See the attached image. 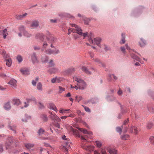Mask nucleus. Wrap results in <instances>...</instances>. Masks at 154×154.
<instances>
[{
  "label": "nucleus",
  "mask_w": 154,
  "mask_h": 154,
  "mask_svg": "<svg viewBox=\"0 0 154 154\" xmlns=\"http://www.w3.org/2000/svg\"><path fill=\"white\" fill-rule=\"evenodd\" d=\"M71 25L72 27H74L75 28V29H73L69 28L68 29V34L69 35L71 33V32H73V33L76 32L77 34L82 36H83L84 38L86 37L87 35V32L83 33L82 32V30L81 28L78 25L73 24H71Z\"/></svg>",
  "instance_id": "nucleus-1"
},
{
  "label": "nucleus",
  "mask_w": 154,
  "mask_h": 154,
  "mask_svg": "<svg viewBox=\"0 0 154 154\" xmlns=\"http://www.w3.org/2000/svg\"><path fill=\"white\" fill-rule=\"evenodd\" d=\"M73 79L77 82V85L79 87V89L83 90L87 87V85L84 81L78 75H75Z\"/></svg>",
  "instance_id": "nucleus-2"
},
{
  "label": "nucleus",
  "mask_w": 154,
  "mask_h": 154,
  "mask_svg": "<svg viewBox=\"0 0 154 154\" xmlns=\"http://www.w3.org/2000/svg\"><path fill=\"white\" fill-rule=\"evenodd\" d=\"M88 41L91 44H96L98 46L101 48L100 43L101 41V39L99 37H97L93 39L91 38H88Z\"/></svg>",
  "instance_id": "nucleus-3"
},
{
  "label": "nucleus",
  "mask_w": 154,
  "mask_h": 154,
  "mask_svg": "<svg viewBox=\"0 0 154 154\" xmlns=\"http://www.w3.org/2000/svg\"><path fill=\"white\" fill-rule=\"evenodd\" d=\"M72 130L73 132L76 135L79 137H81V139L82 140H87V138L88 137V135L85 134L84 135H82L81 137L80 135L78 133V131L77 130L72 128Z\"/></svg>",
  "instance_id": "nucleus-4"
},
{
  "label": "nucleus",
  "mask_w": 154,
  "mask_h": 154,
  "mask_svg": "<svg viewBox=\"0 0 154 154\" xmlns=\"http://www.w3.org/2000/svg\"><path fill=\"white\" fill-rule=\"evenodd\" d=\"M123 127V126H118L116 128V131L117 132L119 133L120 134H121L122 132H125L127 131V127H125V126H124Z\"/></svg>",
  "instance_id": "nucleus-5"
},
{
  "label": "nucleus",
  "mask_w": 154,
  "mask_h": 154,
  "mask_svg": "<svg viewBox=\"0 0 154 154\" xmlns=\"http://www.w3.org/2000/svg\"><path fill=\"white\" fill-rule=\"evenodd\" d=\"M32 101H36V99L35 98L32 97L31 98H27L26 99V101L24 102L23 107L26 108L28 107L29 106V103Z\"/></svg>",
  "instance_id": "nucleus-6"
},
{
  "label": "nucleus",
  "mask_w": 154,
  "mask_h": 154,
  "mask_svg": "<svg viewBox=\"0 0 154 154\" xmlns=\"http://www.w3.org/2000/svg\"><path fill=\"white\" fill-rule=\"evenodd\" d=\"M14 142V139L13 137H8L7 139V141L6 142V147L7 149L8 148V147L11 145Z\"/></svg>",
  "instance_id": "nucleus-7"
},
{
  "label": "nucleus",
  "mask_w": 154,
  "mask_h": 154,
  "mask_svg": "<svg viewBox=\"0 0 154 154\" xmlns=\"http://www.w3.org/2000/svg\"><path fill=\"white\" fill-rule=\"evenodd\" d=\"M8 84L13 88H16L17 87V81L14 79H11Z\"/></svg>",
  "instance_id": "nucleus-8"
},
{
  "label": "nucleus",
  "mask_w": 154,
  "mask_h": 154,
  "mask_svg": "<svg viewBox=\"0 0 154 154\" xmlns=\"http://www.w3.org/2000/svg\"><path fill=\"white\" fill-rule=\"evenodd\" d=\"M45 37V36L42 33H38L35 35L36 39H39L42 41L44 40Z\"/></svg>",
  "instance_id": "nucleus-9"
},
{
  "label": "nucleus",
  "mask_w": 154,
  "mask_h": 154,
  "mask_svg": "<svg viewBox=\"0 0 154 154\" xmlns=\"http://www.w3.org/2000/svg\"><path fill=\"white\" fill-rule=\"evenodd\" d=\"M81 147L83 149L89 151L93 150L94 149V146H87L85 145H82Z\"/></svg>",
  "instance_id": "nucleus-10"
},
{
  "label": "nucleus",
  "mask_w": 154,
  "mask_h": 154,
  "mask_svg": "<svg viewBox=\"0 0 154 154\" xmlns=\"http://www.w3.org/2000/svg\"><path fill=\"white\" fill-rule=\"evenodd\" d=\"M20 71L22 74L24 75H28L29 74V70L27 68H24L21 69Z\"/></svg>",
  "instance_id": "nucleus-11"
},
{
  "label": "nucleus",
  "mask_w": 154,
  "mask_h": 154,
  "mask_svg": "<svg viewBox=\"0 0 154 154\" xmlns=\"http://www.w3.org/2000/svg\"><path fill=\"white\" fill-rule=\"evenodd\" d=\"M12 103L14 105L18 106L20 104L21 102L20 99H18L14 98L12 100Z\"/></svg>",
  "instance_id": "nucleus-12"
},
{
  "label": "nucleus",
  "mask_w": 154,
  "mask_h": 154,
  "mask_svg": "<svg viewBox=\"0 0 154 154\" xmlns=\"http://www.w3.org/2000/svg\"><path fill=\"white\" fill-rule=\"evenodd\" d=\"M39 26V22L37 20L33 21L31 24L30 26L33 28H35Z\"/></svg>",
  "instance_id": "nucleus-13"
},
{
  "label": "nucleus",
  "mask_w": 154,
  "mask_h": 154,
  "mask_svg": "<svg viewBox=\"0 0 154 154\" xmlns=\"http://www.w3.org/2000/svg\"><path fill=\"white\" fill-rule=\"evenodd\" d=\"M48 33L50 35L49 37L48 36H47L46 38L47 40L49 41L51 43H53L56 40V38H54L52 35H50L49 32H48Z\"/></svg>",
  "instance_id": "nucleus-14"
},
{
  "label": "nucleus",
  "mask_w": 154,
  "mask_h": 154,
  "mask_svg": "<svg viewBox=\"0 0 154 154\" xmlns=\"http://www.w3.org/2000/svg\"><path fill=\"white\" fill-rule=\"evenodd\" d=\"M27 15V13H26L22 15H16L15 17V18L18 20H22Z\"/></svg>",
  "instance_id": "nucleus-15"
},
{
  "label": "nucleus",
  "mask_w": 154,
  "mask_h": 154,
  "mask_svg": "<svg viewBox=\"0 0 154 154\" xmlns=\"http://www.w3.org/2000/svg\"><path fill=\"white\" fill-rule=\"evenodd\" d=\"M11 106L9 101L5 103L4 106V108L7 110H10L11 109Z\"/></svg>",
  "instance_id": "nucleus-16"
},
{
  "label": "nucleus",
  "mask_w": 154,
  "mask_h": 154,
  "mask_svg": "<svg viewBox=\"0 0 154 154\" xmlns=\"http://www.w3.org/2000/svg\"><path fill=\"white\" fill-rule=\"evenodd\" d=\"M108 151L110 154H118L117 150L115 149L110 148L108 149Z\"/></svg>",
  "instance_id": "nucleus-17"
},
{
  "label": "nucleus",
  "mask_w": 154,
  "mask_h": 154,
  "mask_svg": "<svg viewBox=\"0 0 154 154\" xmlns=\"http://www.w3.org/2000/svg\"><path fill=\"white\" fill-rule=\"evenodd\" d=\"M50 117L53 120H55L57 122H59L60 120V119L55 114L50 115Z\"/></svg>",
  "instance_id": "nucleus-18"
},
{
  "label": "nucleus",
  "mask_w": 154,
  "mask_h": 154,
  "mask_svg": "<svg viewBox=\"0 0 154 154\" xmlns=\"http://www.w3.org/2000/svg\"><path fill=\"white\" fill-rule=\"evenodd\" d=\"M131 128L132 132L134 133L135 134L138 133L139 129L136 126H132Z\"/></svg>",
  "instance_id": "nucleus-19"
},
{
  "label": "nucleus",
  "mask_w": 154,
  "mask_h": 154,
  "mask_svg": "<svg viewBox=\"0 0 154 154\" xmlns=\"http://www.w3.org/2000/svg\"><path fill=\"white\" fill-rule=\"evenodd\" d=\"M78 129L80 130L81 132H82L83 133L86 134H92V133L91 132H88L86 130L83 128H78Z\"/></svg>",
  "instance_id": "nucleus-20"
},
{
  "label": "nucleus",
  "mask_w": 154,
  "mask_h": 154,
  "mask_svg": "<svg viewBox=\"0 0 154 154\" xmlns=\"http://www.w3.org/2000/svg\"><path fill=\"white\" fill-rule=\"evenodd\" d=\"M81 69L82 71L88 74H91V72L88 71L87 68L86 67L84 66H82L81 68Z\"/></svg>",
  "instance_id": "nucleus-21"
},
{
  "label": "nucleus",
  "mask_w": 154,
  "mask_h": 154,
  "mask_svg": "<svg viewBox=\"0 0 154 154\" xmlns=\"http://www.w3.org/2000/svg\"><path fill=\"white\" fill-rule=\"evenodd\" d=\"M31 59L33 63H36L38 62V61L35 54H34L32 55Z\"/></svg>",
  "instance_id": "nucleus-22"
},
{
  "label": "nucleus",
  "mask_w": 154,
  "mask_h": 154,
  "mask_svg": "<svg viewBox=\"0 0 154 154\" xmlns=\"http://www.w3.org/2000/svg\"><path fill=\"white\" fill-rule=\"evenodd\" d=\"M140 41L139 42L140 46L141 47L144 46L146 44L145 41L142 38H140Z\"/></svg>",
  "instance_id": "nucleus-23"
},
{
  "label": "nucleus",
  "mask_w": 154,
  "mask_h": 154,
  "mask_svg": "<svg viewBox=\"0 0 154 154\" xmlns=\"http://www.w3.org/2000/svg\"><path fill=\"white\" fill-rule=\"evenodd\" d=\"M41 118L42 120L44 122H47L48 120V118L47 117V116L45 114H42L41 116Z\"/></svg>",
  "instance_id": "nucleus-24"
},
{
  "label": "nucleus",
  "mask_w": 154,
  "mask_h": 154,
  "mask_svg": "<svg viewBox=\"0 0 154 154\" xmlns=\"http://www.w3.org/2000/svg\"><path fill=\"white\" fill-rule=\"evenodd\" d=\"M49 108L50 109H52L55 111H57V109L54 105V104L53 103H50L49 104Z\"/></svg>",
  "instance_id": "nucleus-25"
},
{
  "label": "nucleus",
  "mask_w": 154,
  "mask_h": 154,
  "mask_svg": "<svg viewBox=\"0 0 154 154\" xmlns=\"http://www.w3.org/2000/svg\"><path fill=\"white\" fill-rule=\"evenodd\" d=\"M94 61L96 63H97V64H98L100 66H102L103 67H105V66L104 63L100 61L99 59H96Z\"/></svg>",
  "instance_id": "nucleus-26"
},
{
  "label": "nucleus",
  "mask_w": 154,
  "mask_h": 154,
  "mask_svg": "<svg viewBox=\"0 0 154 154\" xmlns=\"http://www.w3.org/2000/svg\"><path fill=\"white\" fill-rule=\"evenodd\" d=\"M129 136L127 134H123L121 136V138L122 140H126L129 139Z\"/></svg>",
  "instance_id": "nucleus-27"
},
{
  "label": "nucleus",
  "mask_w": 154,
  "mask_h": 154,
  "mask_svg": "<svg viewBox=\"0 0 154 154\" xmlns=\"http://www.w3.org/2000/svg\"><path fill=\"white\" fill-rule=\"evenodd\" d=\"M25 119H22V121L23 122H27V119H30L31 117L30 116L27 114H25Z\"/></svg>",
  "instance_id": "nucleus-28"
},
{
  "label": "nucleus",
  "mask_w": 154,
  "mask_h": 154,
  "mask_svg": "<svg viewBox=\"0 0 154 154\" xmlns=\"http://www.w3.org/2000/svg\"><path fill=\"white\" fill-rule=\"evenodd\" d=\"M131 57L133 58L134 59L136 60L140 61V59L136 55L134 54H130Z\"/></svg>",
  "instance_id": "nucleus-29"
},
{
  "label": "nucleus",
  "mask_w": 154,
  "mask_h": 154,
  "mask_svg": "<svg viewBox=\"0 0 154 154\" xmlns=\"http://www.w3.org/2000/svg\"><path fill=\"white\" fill-rule=\"evenodd\" d=\"M66 143V146H64V147H65V149H66V151L67 152L68 150V149L70 148V143L68 141L67 142H65Z\"/></svg>",
  "instance_id": "nucleus-30"
},
{
  "label": "nucleus",
  "mask_w": 154,
  "mask_h": 154,
  "mask_svg": "<svg viewBox=\"0 0 154 154\" xmlns=\"http://www.w3.org/2000/svg\"><path fill=\"white\" fill-rule=\"evenodd\" d=\"M25 146L28 149H29L34 146V145L31 143H26L25 144Z\"/></svg>",
  "instance_id": "nucleus-31"
},
{
  "label": "nucleus",
  "mask_w": 154,
  "mask_h": 154,
  "mask_svg": "<svg viewBox=\"0 0 154 154\" xmlns=\"http://www.w3.org/2000/svg\"><path fill=\"white\" fill-rule=\"evenodd\" d=\"M95 145L98 148H100L102 145V143L99 141H95Z\"/></svg>",
  "instance_id": "nucleus-32"
},
{
  "label": "nucleus",
  "mask_w": 154,
  "mask_h": 154,
  "mask_svg": "<svg viewBox=\"0 0 154 154\" xmlns=\"http://www.w3.org/2000/svg\"><path fill=\"white\" fill-rule=\"evenodd\" d=\"M12 63V60L10 58H9L6 60V64L8 66H10L11 65Z\"/></svg>",
  "instance_id": "nucleus-33"
},
{
  "label": "nucleus",
  "mask_w": 154,
  "mask_h": 154,
  "mask_svg": "<svg viewBox=\"0 0 154 154\" xmlns=\"http://www.w3.org/2000/svg\"><path fill=\"white\" fill-rule=\"evenodd\" d=\"M23 35L27 37H30L32 36L31 34L29 33L26 31H24L23 33Z\"/></svg>",
  "instance_id": "nucleus-34"
},
{
  "label": "nucleus",
  "mask_w": 154,
  "mask_h": 154,
  "mask_svg": "<svg viewBox=\"0 0 154 154\" xmlns=\"http://www.w3.org/2000/svg\"><path fill=\"white\" fill-rule=\"evenodd\" d=\"M75 70V69L74 68H71L67 69L66 72L67 74H69L73 72Z\"/></svg>",
  "instance_id": "nucleus-35"
},
{
  "label": "nucleus",
  "mask_w": 154,
  "mask_h": 154,
  "mask_svg": "<svg viewBox=\"0 0 154 154\" xmlns=\"http://www.w3.org/2000/svg\"><path fill=\"white\" fill-rule=\"evenodd\" d=\"M48 45V44L46 42H43L42 43V51H43L44 49Z\"/></svg>",
  "instance_id": "nucleus-36"
},
{
  "label": "nucleus",
  "mask_w": 154,
  "mask_h": 154,
  "mask_svg": "<svg viewBox=\"0 0 154 154\" xmlns=\"http://www.w3.org/2000/svg\"><path fill=\"white\" fill-rule=\"evenodd\" d=\"M3 38L4 39H5L6 38V36L8 35V33L7 32V29H4L3 30Z\"/></svg>",
  "instance_id": "nucleus-37"
},
{
  "label": "nucleus",
  "mask_w": 154,
  "mask_h": 154,
  "mask_svg": "<svg viewBox=\"0 0 154 154\" xmlns=\"http://www.w3.org/2000/svg\"><path fill=\"white\" fill-rule=\"evenodd\" d=\"M37 88V89L39 90L42 91V85L40 82L38 83Z\"/></svg>",
  "instance_id": "nucleus-38"
},
{
  "label": "nucleus",
  "mask_w": 154,
  "mask_h": 154,
  "mask_svg": "<svg viewBox=\"0 0 154 154\" xmlns=\"http://www.w3.org/2000/svg\"><path fill=\"white\" fill-rule=\"evenodd\" d=\"M59 88V91L58 93L59 94L61 93L63 91H65V88H63L61 86H59L58 87Z\"/></svg>",
  "instance_id": "nucleus-39"
},
{
  "label": "nucleus",
  "mask_w": 154,
  "mask_h": 154,
  "mask_svg": "<svg viewBox=\"0 0 154 154\" xmlns=\"http://www.w3.org/2000/svg\"><path fill=\"white\" fill-rule=\"evenodd\" d=\"M17 59L19 63L21 62L23 60V58L22 56L20 55H18L17 56Z\"/></svg>",
  "instance_id": "nucleus-40"
},
{
  "label": "nucleus",
  "mask_w": 154,
  "mask_h": 154,
  "mask_svg": "<svg viewBox=\"0 0 154 154\" xmlns=\"http://www.w3.org/2000/svg\"><path fill=\"white\" fill-rule=\"evenodd\" d=\"M149 140L150 143L154 145V137H150L149 138Z\"/></svg>",
  "instance_id": "nucleus-41"
},
{
  "label": "nucleus",
  "mask_w": 154,
  "mask_h": 154,
  "mask_svg": "<svg viewBox=\"0 0 154 154\" xmlns=\"http://www.w3.org/2000/svg\"><path fill=\"white\" fill-rule=\"evenodd\" d=\"M19 30L21 32H22V33H23L24 31H25L26 30H25V28L24 26H20L19 29Z\"/></svg>",
  "instance_id": "nucleus-42"
},
{
  "label": "nucleus",
  "mask_w": 154,
  "mask_h": 154,
  "mask_svg": "<svg viewBox=\"0 0 154 154\" xmlns=\"http://www.w3.org/2000/svg\"><path fill=\"white\" fill-rule=\"evenodd\" d=\"M52 50L50 49H48L45 50V53L48 54H52Z\"/></svg>",
  "instance_id": "nucleus-43"
},
{
  "label": "nucleus",
  "mask_w": 154,
  "mask_h": 154,
  "mask_svg": "<svg viewBox=\"0 0 154 154\" xmlns=\"http://www.w3.org/2000/svg\"><path fill=\"white\" fill-rule=\"evenodd\" d=\"M59 53V51L58 50L55 49L54 50H53L52 54H56Z\"/></svg>",
  "instance_id": "nucleus-44"
},
{
  "label": "nucleus",
  "mask_w": 154,
  "mask_h": 154,
  "mask_svg": "<svg viewBox=\"0 0 154 154\" xmlns=\"http://www.w3.org/2000/svg\"><path fill=\"white\" fill-rule=\"evenodd\" d=\"M56 80L57 82L59 83L60 81L63 80V78L60 77H56Z\"/></svg>",
  "instance_id": "nucleus-45"
},
{
  "label": "nucleus",
  "mask_w": 154,
  "mask_h": 154,
  "mask_svg": "<svg viewBox=\"0 0 154 154\" xmlns=\"http://www.w3.org/2000/svg\"><path fill=\"white\" fill-rule=\"evenodd\" d=\"M82 106L84 107V108L86 111L88 112H91L90 109H89L88 107L83 105H82Z\"/></svg>",
  "instance_id": "nucleus-46"
},
{
  "label": "nucleus",
  "mask_w": 154,
  "mask_h": 154,
  "mask_svg": "<svg viewBox=\"0 0 154 154\" xmlns=\"http://www.w3.org/2000/svg\"><path fill=\"white\" fill-rule=\"evenodd\" d=\"M76 100L77 101L79 102L80 100H81L82 99V98L81 96H76Z\"/></svg>",
  "instance_id": "nucleus-47"
},
{
  "label": "nucleus",
  "mask_w": 154,
  "mask_h": 154,
  "mask_svg": "<svg viewBox=\"0 0 154 154\" xmlns=\"http://www.w3.org/2000/svg\"><path fill=\"white\" fill-rule=\"evenodd\" d=\"M44 132V130L42 128H41L38 131V133L39 135H40L43 134Z\"/></svg>",
  "instance_id": "nucleus-48"
},
{
  "label": "nucleus",
  "mask_w": 154,
  "mask_h": 154,
  "mask_svg": "<svg viewBox=\"0 0 154 154\" xmlns=\"http://www.w3.org/2000/svg\"><path fill=\"white\" fill-rule=\"evenodd\" d=\"M85 21V24L88 25V24L89 21H90V20L88 18H86L84 20Z\"/></svg>",
  "instance_id": "nucleus-49"
},
{
  "label": "nucleus",
  "mask_w": 154,
  "mask_h": 154,
  "mask_svg": "<svg viewBox=\"0 0 154 154\" xmlns=\"http://www.w3.org/2000/svg\"><path fill=\"white\" fill-rule=\"evenodd\" d=\"M9 129L12 130L14 131H15V127L14 126H9Z\"/></svg>",
  "instance_id": "nucleus-50"
},
{
  "label": "nucleus",
  "mask_w": 154,
  "mask_h": 154,
  "mask_svg": "<svg viewBox=\"0 0 154 154\" xmlns=\"http://www.w3.org/2000/svg\"><path fill=\"white\" fill-rule=\"evenodd\" d=\"M116 99V97L114 96H111L108 98V100L112 101Z\"/></svg>",
  "instance_id": "nucleus-51"
},
{
  "label": "nucleus",
  "mask_w": 154,
  "mask_h": 154,
  "mask_svg": "<svg viewBox=\"0 0 154 154\" xmlns=\"http://www.w3.org/2000/svg\"><path fill=\"white\" fill-rule=\"evenodd\" d=\"M101 48H103L105 50L107 51L109 49L105 45H103Z\"/></svg>",
  "instance_id": "nucleus-52"
},
{
  "label": "nucleus",
  "mask_w": 154,
  "mask_h": 154,
  "mask_svg": "<svg viewBox=\"0 0 154 154\" xmlns=\"http://www.w3.org/2000/svg\"><path fill=\"white\" fill-rule=\"evenodd\" d=\"M69 109L65 110L64 109H62L60 110L59 111V112L60 113H65L66 111H69Z\"/></svg>",
  "instance_id": "nucleus-53"
},
{
  "label": "nucleus",
  "mask_w": 154,
  "mask_h": 154,
  "mask_svg": "<svg viewBox=\"0 0 154 154\" xmlns=\"http://www.w3.org/2000/svg\"><path fill=\"white\" fill-rule=\"evenodd\" d=\"M38 106L40 109H43L44 107L43 105L41 103H39Z\"/></svg>",
  "instance_id": "nucleus-54"
},
{
  "label": "nucleus",
  "mask_w": 154,
  "mask_h": 154,
  "mask_svg": "<svg viewBox=\"0 0 154 154\" xmlns=\"http://www.w3.org/2000/svg\"><path fill=\"white\" fill-rule=\"evenodd\" d=\"M54 65L53 61L51 60L49 63V65L50 66H52Z\"/></svg>",
  "instance_id": "nucleus-55"
},
{
  "label": "nucleus",
  "mask_w": 154,
  "mask_h": 154,
  "mask_svg": "<svg viewBox=\"0 0 154 154\" xmlns=\"http://www.w3.org/2000/svg\"><path fill=\"white\" fill-rule=\"evenodd\" d=\"M128 119H127L124 121L123 124L125 125L128 124Z\"/></svg>",
  "instance_id": "nucleus-56"
},
{
  "label": "nucleus",
  "mask_w": 154,
  "mask_h": 154,
  "mask_svg": "<svg viewBox=\"0 0 154 154\" xmlns=\"http://www.w3.org/2000/svg\"><path fill=\"white\" fill-rule=\"evenodd\" d=\"M33 48L35 50H39L40 49V48L37 46H34Z\"/></svg>",
  "instance_id": "nucleus-57"
},
{
  "label": "nucleus",
  "mask_w": 154,
  "mask_h": 154,
  "mask_svg": "<svg viewBox=\"0 0 154 154\" xmlns=\"http://www.w3.org/2000/svg\"><path fill=\"white\" fill-rule=\"evenodd\" d=\"M125 39L124 38H122L121 41L120 42V44H124L125 43Z\"/></svg>",
  "instance_id": "nucleus-58"
},
{
  "label": "nucleus",
  "mask_w": 154,
  "mask_h": 154,
  "mask_svg": "<svg viewBox=\"0 0 154 154\" xmlns=\"http://www.w3.org/2000/svg\"><path fill=\"white\" fill-rule=\"evenodd\" d=\"M51 82L52 83H54L56 82H57L56 80V78H53L51 80Z\"/></svg>",
  "instance_id": "nucleus-59"
},
{
  "label": "nucleus",
  "mask_w": 154,
  "mask_h": 154,
  "mask_svg": "<svg viewBox=\"0 0 154 154\" xmlns=\"http://www.w3.org/2000/svg\"><path fill=\"white\" fill-rule=\"evenodd\" d=\"M50 21L51 23H56V22H57V20L56 19H51L50 20Z\"/></svg>",
  "instance_id": "nucleus-60"
},
{
  "label": "nucleus",
  "mask_w": 154,
  "mask_h": 154,
  "mask_svg": "<svg viewBox=\"0 0 154 154\" xmlns=\"http://www.w3.org/2000/svg\"><path fill=\"white\" fill-rule=\"evenodd\" d=\"M100 152L102 154H107L106 152V151L103 149H101Z\"/></svg>",
  "instance_id": "nucleus-61"
},
{
  "label": "nucleus",
  "mask_w": 154,
  "mask_h": 154,
  "mask_svg": "<svg viewBox=\"0 0 154 154\" xmlns=\"http://www.w3.org/2000/svg\"><path fill=\"white\" fill-rule=\"evenodd\" d=\"M62 138L64 140H67V141H68V139L67 138H66V136L65 135H64L63 136H62Z\"/></svg>",
  "instance_id": "nucleus-62"
},
{
  "label": "nucleus",
  "mask_w": 154,
  "mask_h": 154,
  "mask_svg": "<svg viewBox=\"0 0 154 154\" xmlns=\"http://www.w3.org/2000/svg\"><path fill=\"white\" fill-rule=\"evenodd\" d=\"M121 51L123 52L124 53H125V47H121Z\"/></svg>",
  "instance_id": "nucleus-63"
},
{
  "label": "nucleus",
  "mask_w": 154,
  "mask_h": 154,
  "mask_svg": "<svg viewBox=\"0 0 154 154\" xmlns=\"http://www.w3.org/2000/svg\"><path fill=\"white\" fill-rule=\"evenodd\" d=\"M48 58L47 57L45 59V60H44L43 59H42V61L43 63H46L48 61Z\"/></svg>",
  "instance_id": "nucleus-64"
}]
</instances>
